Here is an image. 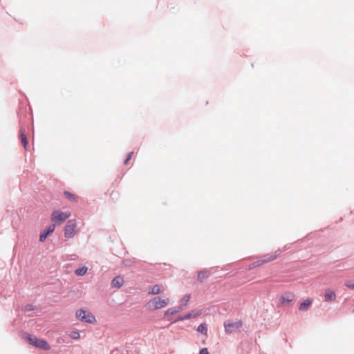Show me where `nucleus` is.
<instances>
[{
    "label": "nucleus",
    "instance_id": "obj_1",
    "mask_svg": "<svg viewBox=\"0 0 354 354\" xmlns=\"http://www.w3.org/2000/svg\"><path fill=\"white\" fill-rule=\"evenodd\" d=\"M169 303L168 297H156L149 301L147 306L149 310H154L166 307Z\"/></svg>",
    "mask_w": 354,
    "mask_h": 354
},
{
    "label": "nucleus",
    "instance_id": "obj_2",
    "mask_svg": "<svg viewBox=\"0 0 354 354\" xmlns=\"http://www.w3.org/2000/svg\"><path fill=\"white\" fill-rule=\"evenodd\" d=\"M76 317L82 322L95 324L96 322L95 317L88 310L79 309L75 313Z\"/></svg>",
    "mask_w": 354,
    "mask_h": 354
},
{
    "label": "nucleus",
    "instance_id": "obj_3",
    "mask_svg": "<svg viewBox=\"0 0 354 354\" xmlns=\"http://www.w3.org/2000/svg\"><path fill=\"white\" fill-rule=\"evenodd\" d=\"M64 236L66 239H71L74 237L78 233L76 221L74 219L68 221L64 227Z\"/></svg>",
    "mask_w": 354,
    "mask_h": 354
},
{
    "label": "nucleus",
    "instance_id": "obj_4",
    "mask_svg": "<svg viewBox=\"0 0 354 354\" xmlns=\"http://www.w3.org/2000/svg\"><path fill=\"white\" fill-rule=\"evenodd\" d=\"M27 341L30 344L45 351L49 350L50 348L46 341L37 339L35 336L33 335H28L27 337Z\"/></svg>",
    "mask_w": 354,
    "mask_h": 354
},
{
    "label": "nucleus",
    "instance_id": "obj_5",
    "mask_svg": "<svg viewBox=\"0 0 354 354\" xmlns=\"http://www.w3.org/2000/svg\"><path fill=\"white\" fill-rule=\"evenodd\" d=\"M71 216V212H61L59 210H56L53 212L51 214V221L53 222L57 223L58 224H61L64 222L68 218Z\"/></svg>",
    "mask_w": 354,
    "mask_h": 354
},
{
    "label": "nucleus",
    "instance_id": "obj_6",
    "mask_svg": "<svg viewBox=\"0 0 354 354\" xmlns=\"http://www.w3.org/2000/svg\"><path fill=\"white\" fill-rule=\"evenodd\" d=\"M242 322L241 320L232 322L227 321L224 323L225 332L227 333H232L236 331L242 326Z\"/></svg>",
    "mask_w": 354,
    "mask_h": 354
},
{
    "label": "nucleus",
    "instance_id": "obj_7",
    "mask_svg": "<svg viewBox=\"0 0 354 354\" xmlns=\"http://www.w3.org/2000/svg\"><path fill=\"white\" fill-rule=\"evenodd\" d=\"M295 299V295L291 292H286L281 295L279 301L281 304H289Z\"/></svg>",
    "mask_w": 354,
    "mask_h": 354
},
{
    "label": "nucleus",
    "instance_id": "obj_8",
    "mask_svg": "<svg viewBox=\"0 0 354 354\" xmlns=\"http://www.w3.org/2000/svg\"><path fill=\"white\" fill-rule=\"evenodd\" d=\"M276 256H265L263 259H260L259 261H257L256 262L253 263L250 266V268H255L257 266L263 265L264 263H268L270 261H272L276 259Z\"/></svg>",
    "mask_w": 354,
    "mask_h": 354
},
{
    "label": "nucleus",
    "instance_id": "obj_9",
    "mask_svg": "<svg viewBox=\"0 0 354 354\" xmlns=\"http://www.w3.org/2000/svg\"><path fill=\"white\" fill-rule=\"evenodd\" d=\"M324 299L326 302L334 301L336 299L335 291L330 288L326 289L324 292Z\"/></svg>",
    "mask_w": 354,
    "mask_h": 354
},
{
    "label": "nucleus",
    "instance_id": "obj_10",
    "mask_svg": "<svg viewBox=\"0 0 354 354\" xmlns=\"http://www.w3.org/2000/svg\"><path fill=\"white\" fill-rule=\"evenodd\" d=\"M164 291V287L162 285L156 284L150 288L149 294L158 295Z\"/></svg>",
    "mask_w": 354,
    "mask_h": 354
},
{
    "label": "nucleus",
    "instance_id": "obj_11",
    "mask_svg": "<svg viewBox=\"0 0 354 354\" xmlns=\"http://www.w3.org/2000/svg\"><path fill=\"white\" fill-rule=\"evenodd\" d=\"M313 300L312 299H310V298H308L306 299L304 301H303L299 307V310L300 311H306L309 307L311 306V304H313Z\"/></svg>",
    "mask_w": 354,
    "mask_h": 354
},
{
    "label": "nucleus",
    "instance_id": "obj_12",
    "mask_svg": "<svg viewBox=\"0 0 354 354\" xmlns=\"http://www.w3.org/2000/svg\"><path fill=\"white\" fill-rule=\"evenodd\" d=\"M124 283V279L121 276L115 277L111 281V285L114 288H120Z\"/></svg>",
    "mask_w": 354,
    "mask_h": 354
},
{
    "label": "nucleus",
    "instance_id": "obj_13",
    "mask_svg": "<svg viewBox=\"0 0 354 354\" xmlns=\"http://www.w3.org/2000/svg\"><path fill=\"white\" fill-rule=\"evenodd\" d=\"M209 275L210 272L208 270H203L198 272L197 278L200 282L203 283Z\"/></svg>",
    "mask_w": 354,
    "mask_h": 354
},
{
    "label": "nucleus",
    "instance_id": "obj_14",
    "mask_svg": "<svg viewBox=\"0 0 354 354\" xmlns=\"http://www.w3.org/2000/svg\"><path fill=\"white\" fill-rule=\"evenodd\" d=\"M183 310V308L181 306H177L169 308L165 312V316H169L170 315H174L178 313Z\"/></svg>",
    "mask_w": 354,
    "mask_h": 354
},
{
    "label": "nucleus",
    "instance_id": "obj_15",
    "mask_svg": "<svg viewBox=\"0 0 354 354\" xmlns=\"http://www.w3.org/2000/svg\"><path fill=\"white\" fill-rule=\"evenodd\" d=\"M197 331L198 333H201L202 334H203L205 337H207V324H205V323H203V324H201L198 328H197Z\"/></svg>",
    "mask_w": 354,
    "mask_h": 354
},
{
    "label": "nucleus",
    "instance_id": "obj_16",
    "mask_svg": "<svg viewBox=\"0 0 354 354\" xmlns=\"http://www.w3.org/2000/svg\"><path fill=\"white\" fill-rule=\"evenodd\" d=\"M19 133H20L19 138L21 140V142L23 146L24 147V148L26 149V147L28 146V140H27L26 136L25 135V133L22 129L20 130Z\"/></svg>",
    "mask_w": 354,
    "mask_h": 354
},
{
    "label": "nucleus",
    "instance_id": "obj_17",
    "mask_svg": "<svg viewBox=\"0 0 354 354\" xmlns=\"http://www.w3.org/2000/svg\"><path fill=\"white\" fill-rule=\"evenodd\" d=\"M64 194L65 197L67 199H68L69 201H74V202L77 201V197L75 194L70 193L69 192H67V191H65L64 192Z\"/></svg>",
    "mask_w": 354,
    "mask_h": 354
},
{
    "label": "nucleus",
    "instance_id": "obj_18",
    "mask_svg": "<svg viewBox=\"0 0 354 354\" xmlns=\"http://www.w3.org/2000/svg\"><path fill=\"white\" fill-rule=\"evenodd\" d=\"M87 270H88V268L87 267L82 266V268L77 269L75 271V273L77 276H84V275H85L86 274Z\"/></svg>",
    "mask_w": 354,
    "mask_h": 354
},
{
    "label": "nucleus",
    "instance_id": "obj_19",
    "mask_svg": "<svg viewBox=\"0 0 354 354\" xmlns=\"http://www.w3.org/2000/svg\"><path fill=\"white\" fill-rule=\"evenodd\" d=\"M189 313L192 318H196L202 315V310H192Z\"/></svg>",
    "mask_w": 354,
    "mask_h": 354
},
{
    "label": "nucleus",
    "instance_id": "obj_20",
    "mask_svg": "<svg viewBox=\"0 0 354 354\" xmlns=\"http://www.w3.org/2000/svg\"><path fill=\"white\" fill-rule=\"evenodd\" d=\"M70 337L73 339H77L80 337V335L77 331H72L70 333Z\"/></svg>",
    "mask_w": 354,
    "mask_h": 354
},
{
    "label": "nucleus",
    "instance_id": "obj_21",
    "mask_svg": "<svg viewBox=\"0 0 354 354\" xmlns=\"http://www.w3.org/2000/svg\"><path fill=\"white\" fill-rule=\"evenodd\" d=\"M345 286L350 289L354 290V281H348L345 283Z\"/></svg>",
    "mask_w": 354,
    "mask_h": 354
},
{
    "label": "nucleus",
    "instance_id": "obj_22",
    "mask_svg": "<svg viewBox=\"0 0 354 354\" xmlns=\"http://www.w3.org/2000/svg\"><path fill=\"white\" fill-rule=\"evenodd\" d=\"M48 235V234H46V232H45L41 233V234H40V236H39V241H40L41 242H44V241L46 240V239L47 238Z\"/></svg>",
    "mask_w": 354,
    "mask_h": 354
},
{
    "label": "nucleus",
    "instance_id": "obj_23",
    "mask_svg": "<svg viewBox=\"0 0 354 354\" xmlns=\"http://www.w3.org/2000/svg\"><path fill=\"white\" fill-rule=\"evenodd\" d=\"M55 229V225H51L48 227L47 231L46 232V234H50V233H53Z\"/></svg>",
    "mask_w": 354,
    "mask_h": 354
},
{
    "label": "nucleus",
    "instance_id": "obj_24",
    "mask_svg": "<svg viewBox=\"0 0 354 354\" xmlns=\"http://www.w3.org/2000/svg\"><path fill=\"white\" fill-rule=\"evenodd\" d=\"M133 154V151L130 152V153L128 154V156H127V157L126 160H124V164H125V165H128V163H129V160H130L131 159V158H132Z\"/></svg>",
    "mask_w": 354,
    "mask_h": 354
},
{
    "label": "nucleus",
    "instance_id": "obj_25",
    "mask_svg": "<svg viewBox=\"0 0 354 354\" xmlns=\"http://www.w3.org/2000/svg\"><path fill=\"white\" fill-rule=\"evenodd\" d=\"M189 298H190V296L189 295H185L183 299H182V302L184 304V305L185 306L187 304V303L188 302V301L189 300Z\"/></svg>",
    "mask_w": 354,
    "mask_h": 354
},
{
    "label": "nucleus",
    "instance_id": "obj_26",
    "mask_svg": "<svg viewBox=\"0 0 354 354\" xmlns=\"http://www.w3.org/2000/svg\"><path fill=\"white\" fill-rule=\"evenodd\" d=\"M199 354H209L207 348H203L200 350Z\"/></svg>",
    "mask_w": 354,
    "mask_h": 354
},
{
    "label": "nucleus",
    "instance_id": "obj_27",
    "mask_svg": "<svg viewBox=\"0 0 354 354\" xmlns=\"http://www.w3.org/2000/svg\"><path fill=\"white\" fill-rule=\"evenodd\" d=\"M192 316H191V315H190V313H187V314H185V315H184L183 316V319H184L185 320H186V319H192Z\"/></svg>",
    "mask_w": 354,
    "mask_h": 354
},
{
    "label": "nucleus",
    "instance_id": "obj_28",
    "mask_svg": "<svg viewBox=\"0 0 354 354\" xmlns=\"http://www.w3.org/2000/svg\"><path fill=\"white\" fill-rule=\"evenodd\" d=\"M183 320H185V319H183V316H180L175 321H174V322H178V321H183Z\"/></svg>",
    "mask_w": 354,
    "mask_h": 354
},
{
    "label": "nucleus",
    "instance_id": "obj_29",
    "mask_svg": "<svg viewBox=\"0 0 354 354\" xmlns=\"http://www.w3.org/2000/svg\"><path fill=\"white\" fill-rule=\"evenodd\" d=\"M202 343H203V344H206L205 339H203V342H202Z\"/></svg>",
    "mask_w": 354,
    "mask_h": 354
}]
</instances>
